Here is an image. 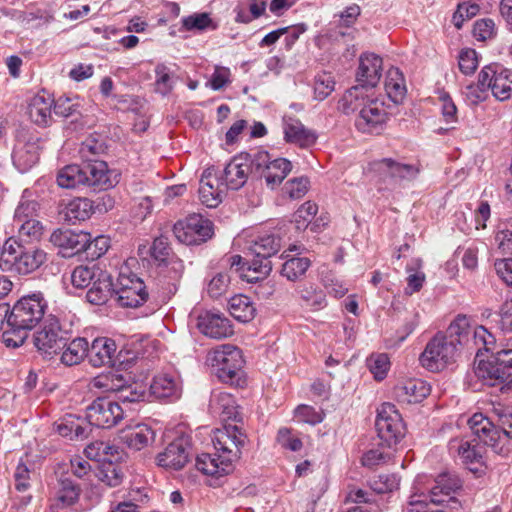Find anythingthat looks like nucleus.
I'll list each match as a JSON object with an SVG mask.
<instances>
[{
	"label": "nucleus",
	"mask_w": 512,
	"mask_h": 512,
	"mask_svg": "<svg viewBox=\"0 0 512 512\" xmlns=\"http://www.w3.org/2000/svg\"><path fill=\"white\" fill-rule=\"evenodd\" d=\"M338 108L345 114L358 111L356 128L367 134H379L384 130L388 113L374 90L361 86L348 89L339 100Z\"/></svg>",
	"instance_id": "1"
},
{
	"label": "nucleus",
	"mask_w": 512,
	"mask_h": 512,
	"mask_svg": "<svg viewBox=\"0 0 512 512\" xmlns=\"http://www.w3.org/2000/svg\"><path fill=\"white\" fill-rule=\"evenodd\" d=\"M46 308L47 303L41 293L20 298L10 310L7 329L2 334L3 343L11 348L23 345L29 331L43 319Z\"/></svg>",
	"instance_id": "2"
},
{
	"label": "nucleus",
	"mask_w": 512,
	"mask_h": 512,
	"mask_svg": "<svg viewBox=\"0 0 512 512\" xmlns=\"http://www.w3.org/2000/svg\"><path fill=\"white\" fill-rule=\"evenodd\" d=\"M493 414L497 417L501 431L492 421L481 413H475L468 420L472 434L484 445L497 449L498 445L507 437L512 439V408L498 404L493 407Z\"/></svg>",
	"instance_id": "3"
},
{
	"label": "nucleus",
	"mask_w": 512,
	"mask_h": 512,
	"mask_svg": "<svg viewBox=\"0 0 512 512\" xmlns=\"http://www.w3.org/2000/svg\"><path fill=\"white\" fill-rule=\"evenodd\" d=\"M46 260L47 254L44 250L24 248L16 240L9 239L4 243L0 255V269L27 275L41 267Z\"/></svg>",
	"instance_id": "4"
},
{
	"label": "nucleus",
	"mask_w": 512,
	"mask_h": 512,
	"mask_svg": "<svg viewBox=\"0 0 512 512\" xmlns=\"http://www.w3.org/2000/svg\"><path fill=\"white\" fill-rule=\"evenodd\" d=\"M475 374L487 385L512 388V349H501L479 361Z\"/></svg>",
	"instance_id": "5"
},
{
	"label": "nucleus",
	"mask_w": 512,
	"mask_h": 512,
	"mask_svg": "<svg viewBox=\"0 0 512 512\" xmlns=\"http://www.w3.org/2000/svg\"><path fill=\"white\" fill-rule=\"evenodd\" d=\"M207 364L221 381L232 382L241 371L244 359L238 347L222 344L209 352Z\"/></svg>",
	"instance_id": "6"
},
{
	"label": "nucleus",
	"mask_w": 512,
	"mask_h": 512,
	"mask_svg": "<svg viewBox=\"0 0 512 512\" xmlns=\"http://www.w3.org/2000/svg\"><path fill=\"white\" fill-rule=\"evenodd\" d=\"M116 301L122 307L136 308L148 297L144 282L128 267H122L113 286Z\"/></svg>",
	"instance_id": "7"
},
{
	"label": "nucleus",
	"mask_w": 512,
	"mask_h": 512,
	"mask_svg": "<svg viewBox=\"0 0 512 512\" xmlns=\"http://www.w3.org/2000/svg\"><path fill=\"white\" fill-rule=\"evenodd\" d=\"M457 350L454 339L437 334L427 343L419 360L426 369L439 371L455 360Z\"/></svg>",
	"instance_id": "8"
},
{
	"label": "nucleus",
	"mask_w": 512,
	"mask_h": 512,
	"mask_svg": "<svg viewBox=\"0 0 512 512\" xmlns=\"http://www.w3.org/2000/svg\"><path fill=\"white\" fill-rule=\"evenodd\" d=\"M281 248V239L274 233H262L251 240L248 247L249 252L254 255V259L251 260L248 269L252 270L260 276H267L272 266L268 260L271 256L275 255Z\"/></svg>",
	"instance_id": "9"
},
{
	"label": "nucleus",
	"mask_w": 512,
	"mask_h": 512,
	"mask_svg": "<svg viewBox=\"0 0 512 512\" xmlns=\"http://www.w3.org/2000/svg\"><path fill=\"white\" fill-rule=\"evenodd\" d=\"M68 332L61 326L57 317L49 315L34 335V344L45 357L51 358L66 346Z\"/></svg>",
	"instance_id": "10"
},
{
	"label": "nucleus",
	"mask_w": 512,
	"mask_h": 512,
	"mask_svg": "<svg viewBox=\"0 0 512 512\" xmlns=\"http://www.w3.org/2000/svg\"><path fill=\"white\" fill-rule=\"evenodd\" d=\"M176 239L186 245H199L214 234L213 223L200 214H191L173 226Z\"/></svg>",
	"instance_id": "11"
},
{
	"label": "nucleus",
	"mask_w": 512,
	"mask_h": 512,
	"mask_svg": "<svg viewBox=\"0 0 512 512\" xmlns=\"http://www.w3.org/2000/svg\"><path fill=\"white\" fill-rule=\"evenodd\" d=\"M449 451L457 456L465 467L476 476L485 473V448L476 438H454L449 442Z\"/></svg>",
	"instance_id": "12"
},
{
	"label": "nucleus",
	"mask_w": 512,
	"mask_h": 512,
	"mask_svg": "<svg viewBox=\"0 0 512 512\" xmlns=\"http://www.w3.org/2000/svg\"><path fill=\"white\" fill-rule=\"evenodd\" d=\"M375 426L379 438L389 447L397 444L405 435L402 417L391 403H384L380 406Z\"/></svg>",
	"instance_id": "13"
},
{
	"label": "nucleus",
	"mask_w": 512,
	"mask_h": 512,
	"mask_svg": "<svg viewBox=\"0 0 512 512\" xmlns=\"http://www.w3.org/2000/svg\"><path fill=\"white\" fill-rule=\"evenodd\" d=\"M479 82L486 85L499 101H506L512 96V70L501 64L484 66L479 73Z\"/></svg>",
	"instance_id": "14"
},
{
	"label": "nucleus",
	"mask_w": 512,
	"mask_h": 512,
	"mask_svg": "<svg viewBox=\"0 0 512 512\" xmlns=\"http://www.w3.org/2000/svg\"><path fill=\"white\" fill-rule=\"evenodd\" d=\"M253 167L266 185L271 189L280 185L292 170V164L286 158L270 159L266 151H259L252 159Z\"/></svg>",
	"instance_id": "15"
},
{
	"label": "nucleus",
	"mask_w": 512,
	"mask_h": 512,
	"mask_svg": "<svg viewBox=\"0 0 512 512\" xmlns=\"http://www.w3.org/2000/svg\"><path fill=\"white\" fill-rule=\"evenodd\" d=\"M420 477H425L422 482V487L427 495L428 503L430 502L436 505L446 502L456 503L454 495L462 487V482L457 475L452 473L440 474L434 480V485L432 486L429 485L430 480L426 475H418L415 481Z\"/></svg>",
	"instance_id": "16"
},
{
	"label": "nucleus",
	"mask_w": 512,
	"mask_h": 512,
	"mask_svg": "<svg viewBox=\"0 0 512 512\" xmlns=\"http://www.w3.org/2000/svg\"><path fill=\"white\" fill-rule=\"evenodd\" d=\"M125 415L124 408L118 401L97 398L86 408V419L99 428H111L117 425Z\"/></svg>",
	"instance_id": "17"
},
{
	"label": "nucleus",
	"mask_w": 512,
	"mask_h": 512,
	"mask_svg": "<svg viewBox=\"0 0 512 512\" xmlns=\"http://www.w3.org/2000/svg\"><path fill=\"white\" fill-rule=\"evenodd\" d=\"M245 441V434L236 425H225L222 429L215 430L212 438L215 451L229 458L232 464L240 457Z\"/></svg>",
	"instance_id": "18"
},
{
	"label": "nucleus",
	"mask_w": 512,
	"mask_h": 512,
	"mask_svg": "<svg viewBox=\"0 0 512 512\" xmlns=\"http://www.w3.org/2000/svg\"><path fill=\"white\" fill-rule=\"evenodd\" d=\"M82 167L87 178V181H84L85 186L95 190H107L118 183V174L110 170L104 161L89 160Z\"/></svg>",
	"instance_id": "19"
},
{
	"label": "nucleus",
	"mask_w": 512,
	"mask_h": 512,
	"mask_svg": "<svg viewBox=\"0 0 512 512\" xmlns=\"http://www.w3.org/2000/svg\"><path fill=\"white\" fill-rule=\"evenodd\" d=\"M252 166V160L246 155L233 157L219 179L221 185L232 190L240 189L247 182Z\"/></svg>",
	"instance_id": "20"
},
{
	"label": "nucleus",
	"mask_w": 512,
	"mask_h": 512,
	"mask_svg": "<svg viewBox=\"0 0 512 512\" xmlns=\"http://www.w3.org/2000/svg\"><path fill=\"white\" fill-rule=\"evenodd\" d=\"M39 138L30 136L19 138L14 146L12 161L17 170L25 173L39 160Z\"/></svg>",
	"instance_id": "21"
},
{
	"label": "nucleus",
	"mask_w": 512,
	"mask_h": 512,
	"mask_svg": "<svg viewBox=\"0 0 512 512\" xmlns=\"http://www.w3.org/2000/svg\"><path fill=\"white\" fill-rule=\"evenodd\" d=\"M383 70V60L380 56L366 52L360 55L356 73L357 86L373 90L379 83Z\"/></svg>",
	"instance_id": "22"
},
{
	"label": "nucleus",
	"mask_w": 512,
	"mask_h": 512,
	"mask_svg": "<svg viewBox=\"0 0 512 512\" xmlns=\"http://www.w3.org/2000/svg\"><path fill=\"white\" fill-rule=\"evenodd\" d=\"M189 457L188 441L184 438H177L157 455L156 461L165 469L180 470L186 465Z\"/></svg>",
	"instance_id": "23"
},
{
	"label": "nucleus",
	"mask_w": 512,
	"mask_h": 512,
	"mask_svg": "<svg viewBox=\"0 0 512 512\" xmlns=\"http://www.w3.org/2000/svg\"><path fill=\"white\" fill-rule=\"evenodd\" d=\"M372 168L383 177L390 176L400 181H413L420 173L418 164L404 163L391 158L375 161Z\"/></svg>",
	"instance_id": "24"
},
{
	"label": "nucleus",
	"mask_w": 512,
	"mask_h": 512,
	"mask_svg": "<svg viewBox=\"0 0 512 512\" xmlns=\"http://www.w3.org/2000/svg\"><path fill=\"white\" fill-rule=\"evenodd\" d=\"M295 295L299 306L309 312L321 311L328 305L325 291L313 282L298 285Z\"/></svg>",
	"instance_id": "25"
},
{
	"label": "nucleus",
	"mask_w": 512,
	"mask_h": 512,
	"mask_svg": "<svg viewBox=\"0 0 512 512\" xmlns=\"http://www.w3.org/2000/svg\"><path fill=\"white\" fill-rule=\"evenodd\" d=\"M155 431L147 424L138 423L119 431L120 441L129 449L140 451L155 441Z\"/></svg>",
	"instance_id": "26"
},
{
	"label": "nucleus",
	"mask_w": 512,
	"mask_h": 512,
	"mask_svg": "<svg viewBox=\"0 0 512 512\" xmlns=\"http://www.w3.org/2000/svg\"><path fill=\"white\" fill-rule=\"evenodd\" d=\"M50 242L62 249L64 255L71 256L85 249L88 232L57 229L51 234Z\"/></svg>",
	"instance_id": "27"
},
{
	"label": "nucleus",
	"mask_w": 512,
	"mask_h": 512,
	"mask_svg": "<svg viewBox=\"0 0 512 512\" xmlns=\"http://www.w3.org/2000/svg\"><path fill=\"white\" fill-rule=\"evenodd\" d=\"M283 133L286 142L303 148L313 145L317 140L315 131L306 128L299 119L290 115L283 117Z\"/></svg>",
	"instance_id": "28"
},
{
	"label": "nucleus",
	"mask_w": 512,
	"mask_h": 512,
	"mask_svg": "<svg viewBox=\"0 0 512 512\" xmlns=\"http://www.w3.org/2000/svg\"><path fill=\"white\" fill-rule=\"evenodd\" d=\"M198 328L204 335L214 339L227 338L233 334L229 319L211 312L199 316Z\"/></svg>",
	"instance_id": "29"
},
{
	"label": "nucleus",
	"mask_w": 512,
	"mask_h": 512,
	"mask_svg": "<svg viewBox=\"0 0 512 512\" xmlns=\"http://www.w3.org/2000/svg\"><path fill=\"white\" fill-rule=\"evenodd\" d=\"M116 343L107 337H99L88 345L87 358L89 363L94 367H102L111 365L116 353Z\"/></svg>",
	"instance_id": "30"
},
{
	"label": "nucleus",
	"mask_w": 512,
	"mask_h": 512,
	"mask_svg": "<svg viewBox=\"0 0 512 512\" xmlns=\"http://www.w3.org/2000/svg\"><path fill=\"white\" fill-rule=\"evenodd\" d=\"M209 410L211 414L223 421L236 420L239 416L238 405L234 397L227 392L219 390L212 392Z\"/></svg>",
	"instance_id": "31"
},
{
	"label": "nucleus",
	"mask_w": 512,
	"mask_h": 512,
	"mask_svg": "<svg viewBox=\"0 0 512 512\" xmlns=\"http://www.w3.org/2000/svg\"><path fill=\"white\" fill-rule=\"evenodd\" d=\"M430 392V386L421 379H408L394 389L398 401L407 404L421 402Z\"/></svg>",
	"instance_id": "32"
},
{
	"label": "nucleus",
	"mask_w": 512,
	"mask_h": 512,
	"mask_svg": "<svg viewBox=\"0 0 512 512\" xmlns=\"http://www.w3.org/2000/svg\"><path fill=\"white\" fill-rule=\"evenodd\" d=\"M196 468L203 474L218 477L228 474L232 470V463L229 462V458L216 451L214 454L199 455L196 459Z\"/></svg>",
	"instance_id": "33"
},
{
	"label": "nucleus",
	"mask_w": 512,
	"mask_h": 512,
	"mask_svg": "<svg viewBox=\"0 0 512 512\" xmlns=\"http://www.w3.org/2000/svg\"><path fill=\"white\" fill-rule=\"evenodd\" d=\"M96 279L91 283L87 291L86 298L89 303L94 305L105 304L113 293L114 283L111 276L103 270H99Z\"/></svg>",
	"instance_id": "34"
},
{
	"label": "nucleus",
	"mask_w": 512,
	"mask_h": 512,
	"mask_svg": "<svg viewBox=\"0 0 512 512\" xmlns=\"http://www.w3.org/2000/svg\"><path fill=\"white\" fill-rule=\"evenodd\" d=\"M151 393L159 399H178L181 395V386L176 376L168 373L156 375L150 385Z\"/></svg>",
	"instance_id": "35"
},
{
	"label": "nucleus",
	"mask_w": 512,
	"mask_h": 512,
	"mask_svg": "<svg viewBox=\"0 0 512 512\" xmlns=\"http://www.w3.org/2000/svg\"><path fill=\"white\" fill-rule=\"evenodd\" d=\"M40 210L39 202L33 197L29 189H25L15 208L13 215V226L21 223L38 219Z\"/></svg>",
	"instance_id": "36"
},
{
	"label": "nucleus",
	"mask_w": 512,
	"mask_h": 512,
	"mask_svg": "<svg viewBox=\"0 0 512 512\" xmlns=\"http://www.w3.org/2000/svg\"><path fill=\"white\" fill-rule=\"evenodd\" d=\"M53 100L42 94L35 95L29 102L28 114L30 119L39 126H47L51 122Z\"/></svg>",
	"instance_id": "37"
},
{
	"label": "nucleus",
	"mask_w": 512,
	"mask_h": 512,
	"mask_svg": "<svg viewBox=\"0 0 512 512\" xmlns=\"http://www.w3.org/2000/svg\"><path fill=\"white\" fill-rule=\"evenodd\" d=\"M62 213L69 223L85 221L93 214V202L88 198H74L65 205Z\"/></svg>",
	"instance_id": "38"
},
{
	"label": "nucleus",
	"mask_w": 512,
	"mask_h": 512,
	"mask_svg": "<svg viewBox=\"0 0 512 512\" xmlns=\"http://www.w3.org/2000/svg\"><path fill=\"white\" fill-rule=\"evenodd\" d=\"M218 182L219 179L212 178L210 173H204L200 180L199 197L201 202L209 208L216 207L222 201L223 191Z\"/></svg>",
	"instance_id": "39"
},
{
	"label": "nucleus",
	"mask_w": 512,
	"mask_h": 512,
	"mask_svg": "<svg viewBox=\"0 0 512 512\" xmlns=\"http://www.w3.org/2000/svg\"><path fill=\"white\" fill-rule=\"evenodd\" d=\"M80 489L70 479H61L51 509H63L73 505L79 498Z\"/></svg>",
	"instance_id": "40"
},
{
	"label": "nucleus",
	"mask_w": 512,
	"mask_h": 512,
	"mask_svg": "<svg viewBox=\"0 0 512 512\" xmlns=\"http://www.w3.org/2000/svg\"><path fill=\"white\" fill-rule=\"evenodd\" d=\"M384 87L388 97L394 103H398L403 100V98L406 95L407 89L404 76L398 68L391 67L387 71Z\"/></svg>",
	"instance_id": "41"
},
{
	"label": "nucleus",
	"mask_w": 512,
	"mask_h": 512,
	"mask_svg": "<svg viewBox=\"0 0 512 512\" xmlns=\"http://www.w3.org/2000/svg\"><path fill=\"white\" fill-rule=\"evenodd\" d=\"M57 184L63 189H76L84 185L87 181L83 167L71 164L61 168L57 173Z\"/></svg>",
	"instance_id": "42"
},
{
	"label": "nucleus",
	"mask_w": 512,
	"mask_h": 512,
	"mask_svg": "<svg viewBox=\"0 0 512 512\" xmlns=\"http://www.w3.org/2000/svg\"><path fill=\"white\" fill-rule=\"evenodd\" d=\"M228 309L232 317L240 322H249L255 316V307L248 296L235 295L230 298Z\"/></svg>",
	"instance_id": "43"
},
{
	"label": "nucleus",
	"mask_w": 512,
	"mask_h": 512,
	"mask_svg": "<svg viewBox=\"0 0 512 512\" xmlns=\"http://www.w3.org/2000/svg\"><path fill=\"white\" fill-rule=\"evenodd\" d=\"M285 262L282 265L281 275L289 281H296L303 277L311 266V261L307 257H289L282 256Z\"/></svg>",
	"instance_id": "44"
},
{
	"label": "nucleus",
	"mask_w": 512,
	"mask_h": 512,
	"mask_svg": "<svg viewBox=\"0 0 512 512\" xmlns=\"http://www.w3.org/2000/svg\"><path fill=\"white\" fill-rule=\"evenodd\" d=\"M61 355V362L67 366L79 364L87 357L88 342L84 338H76L69 344L66 343Z\"/></svg>",
	"instance_id": "45"
},
{
	"label": "nucleus",
	"mask_w": 512,
	"mask_h": 512,
	"mask_svg": "<svg viewBox=\"0 0 512 512\" xmlns=\"http://www.w3.org/2000/svg\"><path fill=\"white\" fill-rule=\"evenodd\" d=\"M97 478L108 487H117L122 483L124 473L118 464L109 461L100 466Z\"/></svg>",
	"instance_id": "46"
},
{
	"label": "nucleus",
	"mask_w": 512,
	"mask_h": 512,
	"mask_svg": "<svg viewBox=\"0 0 512 512\" xmlns=\"http://www.w3.org/2000/svg\"><path fill=\"white\" fill-rule=\"evenodd\" d=\"M125 379L121 374L109 372L93 378L91 385L94 388L102 389L106 392H120L124 388Z\"/></svg>",
	"instance_id": "47"
},
{
	"label": "nucleus",
	"mask_w": 512,
	"mask_h": 512,
	"mask_svg": "<svg viewBox=\"0 0 512 512\" xmlns=\"http://www.w3.org/2000/svg\"><path fill=\"white\" fill-rule=\"evenodd\" d=\"M13 228L17 231L18 238L24 242L38 241L44 233V226L38 219L21 223Z\"/></svg>",
	"instance_id": "48"
},
{
	"label": "nucleus",
	"mask_w": 512,
	"mask_h": 512,
	"mask_svg": "<svg viewBox=\"0 0 512 512\" xmlns=\"http://www.w3.org/2000/svg\"><path fill=\"white\" fill-rule=\"evenodd\" d=\"M230 275L228 272H216L208 280L206 292L211 298H219L224 295L230 286Z\"/></svg>",
	"instance_id": "49"
},
{
	"label": "nucleus",
	"mask_w": 512,
	"mask_h": 512,
	"mask_svg": "<svg viewBox=\"0 0 512 512\" xmlns=\"http://www.w3.org/2000/svg\"><path fill=\"white\" fill-rule=\"evenodd\" d=\"M317 211L318 206L311 201H307L302 204L295 212L293 217L295 229L298 231H304L306 228H308L312 219L317 214Z\"/></svg>",
	"instance_id": "50"
},
{
	"label": "nucleus",
	"mask_w": 512,
	"mask_h": 512,
	"mask_svg": "<svg viewBox=\"0 0 512 512\" xmlns=\"http://www.w3.org/2000/svg\"><path fill=\"white\" fill-rule=\"evenodd\" d=\"M96 267L78 266L71 274V283L75 288L83 289L89 287L96 279L98 271Z\"/></svg>",
	"instance_id": "51"
},
{
	"label": "nucleus",
	"mask_w": 512,
	"mask_h": 512,
	"mask_svg": "<svg viewBox=\"0 0 512 512\" xmlns=\"http://www.w3.org/2000/svg\"><path fill=\"white\" fill-rule=\"evenodd\" d=\"M495 241L503 254H512V218L500 222Z\"/></svg>",
	"instance_id": "52"
},
{
	"label": "nucleus",
	"mask_w": 512,
	"mask_h": 512,
	"mask_svg": "<svg viewBox=\"0 0 512 512\" xmlns=\"http://www.w3.org/2000/svg\"><path fill=\"white\" fill-rule=\"evenodd\" d=\"M470 324L471 321L467 316L458 315L449 325L445 336L454 339L457 347L463 338H466Z\"/></svg>",
	"instance_id": "53"
},
{
	"label": "nucleus",
	"mask_w": 512,
	"mask_h": 512,
	"mask_svg": "<svg viewBox=\"0 0 512 512\" xmlns=\"http://www.w3.org/2000/svg\"><path fill=\"white\" fill-rule=\"evenodd\" d=\"M54 103V113L67 118L79 113L80 102L78 97L60 96Z\"/></svg>",
	"instance_id": "54"
},
{
	"label": "nucleus",
	"mask_w": 512,
	"mask_h": 512,
	"mask_svg": "<svg viewBox=\"0 0 512 512\" xmlns=\"http://www.w3.org/2000/svg\"><path fill=\"white\" fill-rule=\"evenodd\" d=\"M367 365L374 378L378 381L383 380L390 369V361L386 354L371 355L367 359Z\"/></svg>",
	"instance_id": "55"
},
{
	"label": "nucleus",
	"mask_w": 512,
	"mask_h": 512,
	"mask_svg": "<svg viewBox=\"0 0 512 512\" xmlns=\"http://www.w3.org/2000/svg\"><path fill=\"white\" fill-rule=\"evenodd\" d=\"M182 25L187 31H203L206 29L213 30L216 28V26L213 24L211 18L207 13H195L193 15L184 17L182 19Z\"/></svg>",
	"instance_id": "56"
},
{
	"label": "nucleus",
	"mask_w": 512,
	"mask_h": 512,
	"mask_svg": "<svg viewBox=\"0 0 512 512\" xmlns=\"http://www.w3.org/2000/svg\"><path fill=\"white\" fill-rule=\"evenodd\" d=\"M335 88V81L331 74L323 72L315 77L314 94L318 100L327 98Z\"/></svg>",
	"instance_id": "57"
},
{
	"label": "nucleus",
	"mask_w": 512,
	"mask_h": 512,
	"mask_svg": "<svg viewBox=\"0 0 512 512\" xmlns=\"http://www.w3.org/2000/svg\"><path fill=\"white\" fill-rule=\"evenodd\" d=\"M109 243V238L104 235L92 238L91 234L88 233V242L86 243L83 251L92 259H97L107 252Z\"/></svg>",
	"instance_id": "58"
},
{
	"label": "nucleus",
	"mask_w": 512,
	"mask_h": 512,
	"mask_svg": "<svg viewBox=\"0 0 512 512\" xmlns=\"http://www.w3.org/2000/svg\"><path fill=\"white\" fill-rule=\"evenodd\" d=\"M400 484V478L395 474H382L371 482V489L378 494L392 492L397 490Z\"/></svg>",
	"instance_id": "59"
},
{
	"label": "nucleus",
	"mask_w": 512,
	"mask_h": 512,
	"mask_svg": "<svg viewBox=\"0 0 512 512\" xmlns=\"http://www.w3.org/2000/svg\"><path fill=\"white\" fill-rule=\"evenodd\" d=\"M156 80H155V90L161 95H167L173 89V79L169 72V69L163 65L159 64L155 68Z\"/></svg>",
	"instance_id": "60"
},
{
	"label": "nucleus",
	"mask_w": 512,
	"mask_h": 512,
	"mask_svg": "<svg viewBox=\"0 0 512 512\" xmlns=\"http://www.w3.org/2000/svg\"><path fill=\"white\" fill-rule=\"evenodd\" d=\"M473 339V349L477 351H481L482 349L489 351L495 345V337L481 325H474Z\"/></svg>",
	"instance_id": "61"
},
{
	"label": "nucleus",
	"mask_w": 512,
	"mask_h": 512,
	"mask_svg": "<svg viewBox=\"0 0 512 512\" xmlns=\"http://www.w3.org/2000/svg\"><path fill=\"white\" fill-rule=\"evenodd\" d=\"M309 187V179L302 176L287 181L284 190L291 199H300L308 192Z\"/></svg>",
	"instance_id": "62"
},
{
	"label": "nucleus",
	"mask_w": 512,
	"mask_h": 512,
	"mask_svg": "<svg viewBox=\"0 0 512 512\" xmlns=\"http://www.w3.org/2000/svg\"><path fill=\"white\" fill-rule=\"evenodd\" d=\"M463 96L465 100L471 105H477L488 96V87L482 85L479 81L477 84H469L463 89Z\"/></svg>",
	"instance_id": "63"
},
{
	"label": "nucleus",
	"mask_w": 512,
	"mask_h": 512,
	"mask_svg": "<svg viewBox=\"0 0 512 512\" xmlns=\"http://www.w3.org/2000/svg\"><path fill=\"white\" fill-rule=\"evenodd\" d=\"M479 65L478 54L474 49H464L459 55V69L466 75L473 74Z\"/></svg>",
	"instance_id": "64"
}]
</instances>
